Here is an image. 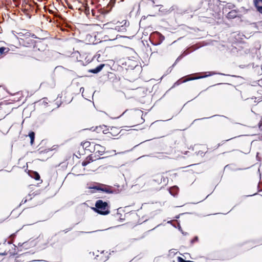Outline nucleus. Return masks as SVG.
Here are the masks:
<instances>
[{"mask_svg":"<svg viewBox=\"0 0 262 262\" xmlns=\"http://www.w3.org/2000/svg\"><path fill=\"white\" fill-rule=\"evenodd\" d=\"M129 23L126 20H123L122 21H114L107 23L103 25L105 29L115 30L118 32L125 33L126 31V28L128 27Z\"/></svg>","mask_w":262,"mask_h":262,"instance_id":"nucleus-1","label":"nucleus"},{"mask_svg":"<svg viewBox=\"0 0 262 262\" xmlns=\"http://www.w3.org/2000/svg\"><path fill=\"white\" fill-rule=\"evenodd\" d=\"M96 208L94 210L98 213L106 215L110 213L108 204L101 200H98L95 204Z\"/></svg>","mask_w":262,"mask_h":262,"instance_id":"nucleus-2","label":"nucleus"},{"mask_svg":"<svg viewBox=\"0 0 262 262\" xmlns=\"http://www.w3.org/2000/svg\"><path fill=\"white\" fill-rule=\"evenodd\" d=\"M119 133L120 131L119 128L113 127L110 129V131L108 132V134H110L112 137H115L118 136Z\"/></svg>","mask_w":262,"mask_h":262,"instance_id":"nucleus-3","label":"nucleus"},{"mask_svg":"<svg viewBox=\"0 0 262 262\" xmlns=\"http://www.w3.org/2000/svg\"><path fill=\"white\" fill-rule=\"evenodd\" d=\"M254 2L258 11L262 14V0H254Z\"/></svg>","mask_w":262,"mask_h":262,"instance_id":"nucleus-4","label":"nucleus"},{"mask_svg":"<svg viewBox=\"0 0 262 262\" xmlns=\"http://www.w3.org/2000/svg\"><path fill=\"white\" fill-rule=\"evenodd\" d=\"M94 150L96 152H98L102 155L105 151V148L104 147L101 146L99 144H96L94 146Z\"/></svg>","mask_w":262,"mask_h":262,"instance_id":"nucleus-5","label":"nucleus"},{"mask_svg":"<svg viewBox=\"0 0 262 262\" xmlns=\"http://www.w3.org/2000/svg\"><path fill=\"white\" fill-rule=\"evenodd\" d=\"M104 67V64H101L99 66H98V67H97L96 68H95L94 69H92V70H91L90 71V72H91V73H94V74L98 73L100 71H101V70L103 69V68Z\"/></svg>","mask_w":262,"mask_h":262,"instance_id":"nucleus-6","label":"nucleus"},{"mask_svg":"<svg viewBox=\"0 0 262 262\" xmlns=\"http://www.w3.org/2000/svg\"><path fill=\"white\" fill-rule=\"evenodd\" d=\"M236 16V12L234 11H230L227 14V17L229 18H233Z\"/></svg>","mask_w":262,"mask_h":262,"instance_id":"nucleus-7","label":"nucleus"},{"mask_svg":"<svg viewBox=\"0 0 262 262\" xmlns=\"http://www.w3.org/2000/svg\"><path fill=\"white\" fill-rule=\"evenodd\" d=\"M29 136L31 139V141H30L31 144L32 145L33 143L34 140V138H35L34 133L33 132H30L29 134Z\"/></svg>","mask_w":262,"mask_h":262,"instance_id":"nucleus-8","label":"nucleus"},{"mask_svg":"<svg viewBox=\"0 0 262 262\" xmlns=\"http://www.w3.org/2000/svg\"><path fill=\"white\" fill-rule=\"evenodd\" d=\"M34 179L36 180H39V179H40V176L39 175V174L35 172V177H34Z\"/></svg>","mask_w":262,"mask_h":262,"instance_id":"nucleus-9","label":"nucleus"},{"mask_svg":"<svg viewBox=\"0 0 262 262\" xmlns=\"http://www.w3.org/2000/svg\"><path fill=\"white\" fill-rule=\"evenodd\" d=\"M5 50H6V48L4 47L0 48V54H2L4 52Z\"/></svg>","mask_w":262,"mask_h":262,"instance_id":"nucleus-10","label":"nucleus"},{"mask_svg":"<svg viewBox=\"0 0 262 262\" xmlns=\"http://www.w3.org/2000/svg\"><path fill=\"white\" fill-rule=\"evenodd\" d=\"M90 145V142H84L83 144V147H85V148L86 147H88Z\"/></svg>","mask_w":262,"mask_h":262,"instance_id":"nucleus-11","label":"nucleus"},{"mask_svg":"<svg viewBox=\"0 0 262 262\" xmlns=\"http://www.w3.org/2000/svg\"><path fill=\"white\" fill-rule=\"evenodd\" d=\"M178 261L179 262H187L186 260H185L182 257H178Z\"/></svg>","mask_w":262,"mask_h":262,"instance_id":"nucleus-12","label":"nucleus"},{"mask_svg":"<svg viewBox=\"0 0 262 262\" xmlns=\"http://www.w3.org/2000/svg\"><path fill=\"white\" fill-rule=\"evenodd\" d=\"M89 163V162H87V161H83L82 162V165L83 166H85L86 165H87Z\"/></svg>","mask_w":262,"mask_h":262,"instance_id":"nucleus-13","label":"nucleus"},{"mask_svg":"<svg viewBox=\"0 0 262 262\" xmlns=\"http://www.w3.org/2000/svg\"><path fill=\"white\" fill-rule=\"evenodd\" d=\"M198 78H190L189 79H185L182 82H185L188 80H194V79H197Z\"/></svg>","mask_w":262,"mask_h":262,"instance_id":"nucleus-14","label":"nucleus"},{"mask_svg":"<svg viewBox=\"0 0 262 262\" xmlns=\"http://www.w3.org/2000/svg\"><path fill=\"white\" fill-rule=\"evenodd\" d=\"M101 190L102 191H105V192H106L107 193H112V191H108V190H106V189H101Z\"/></svg>","mask_w":262,"mask_h":262,"instance_id":"nucleus-15","label":"nucleus"},{"mask_svg":"<svg viewBox=\"0 0 262 262\" xmlns=\"http://www.w3.org/2000/svg\"><path fill=\"white\" fill-rule=\"evenodd\" d=\"M84 90V88H80V92H82V93H83Z\"/></svg>","mask_w":262,"mask_h":262,"instance_id":"nucleus-16","label":"nucleus"},{"mask_svg":"<svg viewBox=\"0 0 262 262\" xmlns=\"http://www.w3.org/2000/svg\"><path fill=\"white\" fill-rule=\"evenodd\" d=\"M100 128H101V127H100H100H96V129H97V130L98 131H99V130H100Z\"/></svg>","mask_w":262,"mask_h":262,"instance_id":"nucleus-17","label":"nucleus"},{"mask_svg":"<svg viewBox=\"0 0 262 262\" xmlns=\"http://www.w3.org/2000/svg\"><path fill=\"white\" fill-rule=\"evenodd\" d=\"M118 38V35H117L116 37H115V38H112V40H114V39H116V38Z\"/></svg>","mask_w":262,"mask_h":262,"instance_id":"nucleus-18","label":"nucleus"},{"mask_svg":"<svg viewBox=\"0 0 262 262\" xmlns=\"http://www.w3.org/2000/svg\"><path fill=\"white\" fill-rule=\"evenodd\" d=\"M207 76V75H205V76H202V77H201V78L206 77Z\"/></svg>","mask_w":262,"mask_h":262,"instance_id":"nucleus-19","label":"nucleus"},{"mask_svg":"<svg viewBox=\"0 0 262 262\" xmlns=\"http://www.w3.org/2000/svg\"><path fill=\"white\" fill-rule=\"evenodd\" d=\"M262 127V125H260L259 127Z\"/></svg>","mask_w":262,"mask_h":262,"instance_id":"nucleus-20","label":"nucleus"},{"mask_svg":"<svg viewBox=\"0 0 262 262\" xmlns=\"http://www.w3.org/2000/svg\"><path fill=\"white\" fill-rule=\"evenodd\" d=\"M187 262H193V261H187Z\"/></svg>","mask_w":262,"mask_h":262,"instance_id":"nucleus-21","label":"nucleus"},{"mask_svg":"<svg viewBox=\"0 0 262 262\" xmlns=\"http://www.w3.org/2000/svg\"><path fill=\"white\" fill-rule=\"evenodd\" d=\"M92 232H89V233H92Z\"/></svg>","mask_w":262,"mask_h":262,"instance_id":"nucleus-22","label":"nucleus"}]
</instances>
